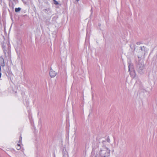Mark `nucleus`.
<instances>
[{
  "label": "nucleus",
  "instance_id": "f257e3e1",
  "mask_svg": "<svg viewBox=\"0 0 157 157\" xmlns=\"http://www.w3.org/2000/svg\"><path fill=\"white\" fill-rule=\"evenodd\" d=\"M110 150L105 146L99 147L95 157H109L110 155Z\"/></svg>",
  "mask_w": 157,
  "mask_h": 157
},
{
  "label": "nucleus",
  "instance_id": "f03ea898",
  "mask_svg": "<svg viewBox=\"0 0 157 157\" xmlns=\"http://www.w3.org/2000/svg\"><path fill=\"white\" fill-rule=\"evenodd\" d=\"M136 70L140 74L142 75L145 71L144 64L143 63H138L136 65Z\"/></svg>",
  "mask_w": 157,
  "mask_h": 157
},
{
  "label": "nucleus",
  "instance_id": "7ed1b4c3",
  "mask_svg": "<svg viewBox=\"0 0 157 157\" xmlns=\"http://www.w3.org/2000/svg\"><path fill=\"white\" fill-rule=\"evenodd\" d=\"M140 49L141 50L139 52L141 53L142 55H144L148 51V49L146 48L145 47L143 46L142 47L140 46L139 47Z\"/></svg>",
  "mask_w": 157,
  "mask_h": 157
},
{
  "label": "nucleus",
  "instance_id": "20e7f679",
  "mask_svg": "<svg viewBox=\"0 0 157 157\" xmlns=\"http://www.w3.org/2000/svg\"><path fill=\"white\" fill-rule=\"evenodd\" d=\"M128 71L130 72V74H131V73L132 72V71H133V73H135V71L133 69V65L132 63H128Z\"/></svg>",
  "mask_w": 157,
  "mask_h": 157
},
{
  "label": "nucleus",
  "instance_id": "39448f33",
  "mask_svg": "<svg viewBox=\"0 0 157 157\" xmlns=\"http://www.w3.org/2000/svg\"><path fill=\"white\" fill-rule=\"evenodd\" d=\"M49 75L51 78H53L56 76V73L55 71L51 69L49 72Z\"/></svg>",
  "mask_w": 157,
  "mask_h": 157
},
{
  "label": "nucleus",
  "instance_id": "423d86ee",
  "mask_svg": "<svg viewBox=\"0 0 157 157\" xmlns=\"http://www.w3.org/2000/svg\"><path fill=\"white\" fill-rule=\"evenodd\" d=\"M107 142L106 140L102 141L101 143L100 144V146L99 147H102L104 146L106 147V146L107 145Z\"/></svg>",
  "mask_w": 157,
  "mask_h": 157
},
{
  "label": "nucleus",
  "instance_id": "0eeeda50",
  "mask_svg": "<svg viewBox=\"0 0 157 157\" xmlns=\"http://www.w3.org/2000/svg\"><path fill=\"white\" fill-rule=\"evenodd\" d=\"M0 65L3 67L5 66L4 60L2 58L0 59Z\"/></svg>",
  "mask_w": 157,
  "mask_h": 157
},
{
  "label": "nucleus",
  "instance_id": "6e6552de",
  "mask_svg": "<svg viewBox=\"0 0 157 157\" xmlns=\"http://www.w3.org/2000/svg\"><path fill=\"white\" fill-rule=\"evenodd\" d=\"M21 9L20 7L16 8L15 9V11L16 12H19L21 10Z\"/></svg>",
  "mask_w": 157,
  "mask_h": 157
},
{
  "label": "nucleus",
  "instance_id": "1a4fd4ad",
  "mask_svg": "<svg viewBox=\"0 0 157 157\" xmlns=\"http://www.w3.org/2000/svg\"><path fill=\"white\" fill-rule=\"evenodd\" d=\"M106 140L107 141V142L109 143L110 142V140L109 139V136H108L106 138Z\"/></svg>",
  "mask_w": 157,
  "mask_h": 157
},
{
  "label": "nucleus",
  "instance_id": "9d476101",
  "mask_svg": "<svg viewBox=\"0 0 157 157\" xmlns=\"http://www.w3.org/2000/svg\"><path fill=\"white\" fill-rule=\"evenodd\" d=\"M53 1H54V3L56 5H57L59 4L58 2L57 1H56V0H53Z\"/></svg>",
  "mask_w": 157,
  "mask_h": 157
},
{
  "label": "nucleus",
  "instance_id": "9b49d317",
  "mask_svg": "<svg viewBox=\"0 0 157 157\" xmlns=\"http://www.w3.org/2000/svg\"><path fill=\"white\" fill-rule=\"evenodd\" d=\"M21 141H22V137H21V135L20 137V138H19L18 143H21Z\"/></svg>",
  "mask_w": 157,
  "mask_h": 157
},
{
  "label": "nucleus",
  "instance_id": "f8f14e48",
  "mask_svg": "<svg viewBox=\"0 0 157 157\" xmlns=\"http://www.w3.org/2000/svg\"><path fill=\"white\" fill-rule=\"evenodd\" d=\"M16 149L18 150H20L21 149V146H17Z\"/></svg>",
  "mask_w": 157,
  "mask_h": 157
},
{
  "label": "nucleus",
  "instance_id": "ddd939ff",
  "mask_svg": "<svg viewBox=\"0 0 157 157\" xmlns=\"http://www.w3.org/2000/svg\"><path fill=\"white\" fill-rule=\"evenodd\" d=\"M20 50V49H19L18 48H16V50L17 53H18L19 52Z\"/></svg>",
  "mask_w": 157,
  "mask_h": 157
},
{
  "label": "nucleus",
  "instance_id": "4468645a",
  "mask_svg": "<svg viewBox=\"0 0 157 157\" xmlns=\"http://www.w3.org/2000/svg\"><path fill=\"white\" fill-rule=\"evenodd\" d=\"M136 44L137 45H140V44H142V43L140 42H138L136 43Z\"/></svg>",
  "mask_w": 157,
  "mask_h": 157
},
{
  "label": "nucleus",
  "instance_id": "2eb2a0df",
  "mask_svg": "<svg viewBox=\"0 0 157 157\" xmlns=\"http://www.w3.org/2000/svg\"><path fill=\"white\" fill-rule=\"evenodd\" d=\"M141 57H142V56H138V58H140Z\"/></svg>",
  "mask_w": 157,
  "mask_h": 157
},
{
  "label": "nucleus",
  "instance_id": "dca6fc26",
  "mask_svg": "<svg viewBox=\"0 0 157 157\" xmlns=\"http://www.w3.org/2000/svg\"><path fill=\"white\" fill-rule=\"evenodd\" d=\"M2 76V73L1 72H0V78Z\"/></svg>",
  "mask_w": 157,
  "mask_h": 157
},
{
  "label": "nucleus",
  "instance_id": "f3484780",
  "mask_svg": "<svg viewBox=\"0 0 157 157\" xmlns=\"http://www.w3.org/2000/svg\"><path fill=\"white\" fill-rule=\"evenodd\" d=\"M4 53L5 55L6 56V52L5 51H4Z\"/></svg>",
  "mask_w": 157,
  "mask_h": 157
},
{
  "label": "nucleus",
  "instance_id": "a211bd4d",
  "mask_svg": "<svg viewBox=\"0 0 157 157\" xmlns=\"http://www.w3.org/2000/svg\"><path fill=\"white\" fill-rule=\"evenodd\" d=\"M17 146H20V144H18Z\"/></svg>",
  "mask_w": 157,
  "mask_h": 157
},
{
  "label": "nucleus",
  "instance_id": "6ab92c4d",
  "mask_svg": "<svg viewBox=\"0 0 157 157\" xmlns=\"http://www.w3.org/2000/svg\"><path fill=\"white\" fill-rule=\"evenodd\" d=\"M1 66L0 65V71H1Z\"/></svg>",
  "mask_w": 157,
  "mask_h": 157
},
{
  "label": "nucleus",
  "instance_id": "aec40b11",
  "mask_svg": "<svg viewBox=\"0 0 157 157\" xmlns=\"http://www.w3.org/2000/svg\"><path fill=\"white\" fill-rule=\"evenodd\" d=\"M135 76H136V75H135L134 76H132L133 77H134Z\"/></svg>",
  "mask_w": 157,
  "mask_h": 157
},
{
  "label": "nucleus",
  "instance_id": "412c9836",
  "mask_svg": "<svg viewBox=\"0 0 157 157\" xmlns=\"http://www.w3.org/2000/svg\"><path fill=\"white\" fill-rule=\"evenodd\" d=\"M77 1H78L79 0H76Z\"/></svg>",
  "mask_w": 157,
  "mask_h": 157
}]
</instances>
